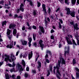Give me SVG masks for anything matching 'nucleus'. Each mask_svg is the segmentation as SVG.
I'll use <instances>...</instances> for the list:
<instances>
[{
  "label": "nucleus",
  "mask_w": 79,
  "mask_h": 79,
  "mask_svg": "<svg viewBox=\"0 0 79 79\" xmlns=\"http://www.w3.org/2000/svg\"><path fill=\"white\" fill-rule=\"evenodd\" d=\"M61 64H65V61L64 60V59L62 58H60L59 60H58V64L57 66L56 67H54V74L55 73V70L56 69V68L57 69V73H58L59 75H60V73L59 72V69H60V63Z\"/></svg>",
  "instance_id": "1"
},
{
  "label": "nucleus",
  "mask_w": 79,
  "mask_h": 79,
  "mask_svg": "<svg viewBox=\"0 0 79 79\" xmlns=\"http://www.w3.org/2000/svg\"><path fill=\"white\" fill-rule=\"evenodd\" d=\"M15 60H16V57H15V56L13 54H11L10 56L7 57L5 58V60L6 61H7V60H9L11 63L15 61Z\"/></svg>",
  "instance_id": "2"
},
{
  "label": "nucleus",
  "mask_w": 79,
  "mask_h": 79,
  "mask_svg": "<svg viewBox=\"0 0 79 79\" xmlns=\"http://www.w3.org/2000/svg\"><path fill=\"white\" fill-rule=\"evenodd\" d=\"M65 51L64 53V56H66V55H69V46H65Z\"/></svg>",
  "instance_id": "3"
},
{
  "label": "nucleus",
  "mask_w": 79,
  "mask_h": 79,
  "mask_svg": "<svg viewBox=\"0 0 79 79\" xmlns=\"http://www.w3.org/2000/svg\"><path fill=\"white\" fill-rule=\"evenodd\" d=\"M39 27V34L40 35H41L42 33H44L45 30L44 29V27L41 26H40Z\"/></svg>",
  "instance_id": "4"
},
{
  "label": "nucleus",
  "mask_w": 79,
  "mask_h": 79,
  "mask_svg": "<svg viewBox=\"0 0 79 79\" xmlns=\"http://www.w3.org/2000/svg\"><path fill=\"white\" fill-rule=\"evenodd\" d=\"M70 24H71V25H74V22H70ZM73 26L75 29H76V30H78V29H79V28L77 27V26H78V25H77V24L76 23L75 25H74Z\"/></svg>",
  "instance_id": "5"
},
{
  "label": "nucleus",
  "mask_w": 79,
  "mask_h": 79,
  "mask_svg": "<svg viewBox=\"0 0 79 79\" xmlns=\"http://www.w3.org/2000/svg\"><path fill=\"white\" fill-rule=\"evenodd\" d=\"M16 67L18 69H19L21 71H23V69L22 67V66L19 64H17L16 65Z\"/></svg>",
  "instance_id": "6"
},
{
  "label": "nucleus",
  "mask_w": 79,
  "mask_h": 79,
  "mask_svg": "<svg viewBox=\"0 0 79 79\" xmlns=\"http://www.w3.org/2000/svg\"><path fill=\"white\" fill-rule=\"evenodd\" d=\"M65 38L68 44H69V45H71L73 44V43H72L71 40H70L69 38H68L67 36H66Z\"/></svg>",
  "instance_id": "7"
},
{
  "label": "nucleus",
  "mask_w": 79,
  "mask_h": 79,
  "mask_svg": "<svg viewBox=\"0 0 79 79\" xmlns=\"http://www.w3.org/2000/svg\"><path fill=\"white\" fill-rule=\"evenodd\" d=\"M13 41H10V45H8L6 46L7 48H12L13 46Z\"/></svg>",
  "instance_id": "8"
},
{
  "label": "nucleus",
  "mask_w": 79,
  "mask_h": 79,
  "mask_svg": "<svg viewBox=\"0 0 79 79\" xmlns=\"http://www.w3.org/2000/svg\"><path fill=\"white\" fill-rule=\"evenodd\" d=\"M42 43H43V41L40 40L39 42V45H40V47H41L42 48H43L44 47V45Z\"/></svg>",
  "instance_id": "9"
},
{
  "label": "nucleus",
  "mask_w": 79,
  "mask_h": 79,
  "mask_svg": "<svg viewBox=\"0 0 79 79\" xmlns=\"http://www.w3.org/2000/svg\"><path fill=\"white\" fill-rule=\"evenodd\" d=\"M20 42L23 45H26L27 44V41L24 40H20Z\"/></svg>",
  "instance_id": "10"
},
{
  "label": "nucleus",
  "mask_w": 79,
  "mask_h": 79,
  "mask_svg": "<svg viewBox=\"0 0 79 79\" xmlns=\"http://www.w3.org/2000/svg\"><path fill=\"white\" fill-rule=\"evenodd\" d=\"M23 6H24V5L23 4H21L20 6L19 10L22 12L24 11V8L23 7Z\"/></svg>",
  "instance_id": "11"
},
{
  "label": "nucleus",
  "mask_w": 79,
  "mask_h": 79,
  "mask_svg": "<svg viewBox=\"0 0 79 79\" xmlns=\"http://www.w3.org/2000/svg\"><path fill=\"white\" fill-rule=\"evenodd\" d=\"M76 12L74 11H72V12H70L69 15H70L72 17H75V14Z\"/></svg>",
  "instance_id": "12"
},
{
  "label": "nucleus",
  "mask_w": 79,
  "mask_h": 79,
  "mask_svg": "<svg viewBox=\"0 0 79 79\" xmlns=\"http://www.w3.org/2000/svg\"><path fill=\"white\" fill-rule=\"evenodd\" d=\"M32 51H31L29 53V56H28V59L30 60L32 57Z\"/></svg>",
  "instance_id": "13"
},
{
  "label": "nucleus",
  "mask_w": 79,
  "mask_h": 79,
  "mask_svg": "<svg viewBox=\"0 0 79 79\" xmlns=\"http://www.w3.org/2000/svg\"><path fill=\"white\" fill-rule=\"evenodd\" d=\"M65 10L67 11V14L69 15L71 11H70V8H66Z\"/></svg>",
  "instance_id": "14"
},
{
  "label": "nucleus",
  "mask_w": 79,
  "mask_h": 79,
  "mask_svg": "<svg viewBox=\"0 0 79 79\" xmlns=\"http://www.w3.org/2000/svg\"><path fill=\"white\" fill-rule=\"evenodd\" d=\"M76 39H77V43L78 45H79V35H77L76 36Z\"/></svg>",
  "instance_id": "15"
},
{
  "label": "nucleus",
  "mask_w": 79,
  "mask_h": 79,
  "mask_svg": "<svg viewBox=\"0 0 79 79\" xmlns=\"http://www.w3.org/2000/svg\"><path fill=\"white\" fill-rule=\"evenodd\" d=\"M42 8L43 9V11H44V13H46V9H45V5L44 4H43Z\"/></svg>",
  "instance_id": "16"
},
{
  "label": "nucleus",
  "mask_w": 79,
  "mask_h": 79,
  "mask_svg": "<svg viewBox=\"0 0 79 79\" xmlns=\"http://www.w3.org/2000/svg\"><path fill=\"white\" fill-rule=\"evenodd\" d=\"M38 66L37 68L38 69L39 71H40V69H39L41 68V63L39 61H38Z\"/></svg>",
  "instance_id": "17"
},
{
  "label": "nucleus",
  "mask_w": 79,
  "mask_h": 79,
  "mask_svg": "<svg viewBox=\"0 0 79 79\" xmlns=\"http://www.w3.org/2000/svg\"><path fill=\"white\" fill-rule=\"evenodd\" d=\"M28 40L29 41V42H28L29 46V47H31V42H32V39L31 38H28Z\"/></svg>",
  "instance_id": "18"
},
{
  "label": "nucleus",
  "mask_w": 79,
  "mask_h": 79,
  "mask_svg": "<svg viewBox=\"0 0 79 79\" xmlns=\"http://www.w3.org/2000/svg\"><path fill=\"white\" fill-rule=\"evenodd\" d=\"M14 27H15V25H13V24H10L9 26V28L14 29Z\"/></svg>",
  "instance_id": "19"
},
{
  "label": "nucleus",
  "mask_w": 79,
  "mask_h": 79,
  "mask_svg": "<svg viewBox=\"0 0 79 79\" xmlns=\"http://www.w3.org/2000/svg\"><path fill=\"white\" fill-rule=\"evenodd\" d=\"M76 0H72L71 2L72 5H74L76 4Z\"/></svg>",
  "instance_id": "20"
},
{
  "label": "nucleus",
  "mask_w": 79,
  "mask_h": 79,
  "mask_svg": "<svg viewBox=\"0 0 79 79\" xmlns=\"http://www.w3.org/2000/svg\"><path fill=\"white\" fill-rule=\"evenodd\" d=\"M16 30L14 29L13 31V34L15 36H16Z\"/></svg>",
  "instance_id": "21"
},
{
  "label": "nucleus",
  "mask_w": 79,
  "mask_h": 79,
  "mask_svg": "<svg viewBox=\"0 0 79 79\" xmlns=\"http://www.w3.org/2000/svg\"><path fill=\"white\" fill-rule=\"evenodd\" d=\"M6 79H10V77L8 74H6L5 75Z\"/></svg>",
  "instance_id": "22"
},
{
  "label": "nucleus",
  "mask_w": 79,
  "mask_h": 79,
  "mask_svg": "<svg viewBox=\"0 0 79 79\" xmlns=\"http://www.w3.org/2000/svg\"><path fill=\"white\" fill-rule=\"evenodd\" d=\"M10 32H11V31H10V30H9V29H7V35H10Z\"/></svg>",
  "instance_id": "23"
},
{
  "label": "nucleus",
  "mask_w": 79,
  "mask_h": 79,
  "mask_svg": "<svg viewBox=\"0 0 79 79\" xmlns=\"http://www.w3.org/2000/svg\"><path fill=\"white\" fill-rule=\"evenodd\" d=\"M37 14V11L34 10L32 12V15H34L35 16Z\"/></svg>",
  "instance_id": "24"
},
{
  "label": "nucleus",
  "mask_w": 79,
  "mask_h": 79,
  "mask_svg": "<svg viewBox=\"0 0 79 79\" xmlns=\"http://www.w3.org/2000/svg\"><path fill=\"white\" fill-rule=\"evenodd\" d=\"M65 2L66 4L69 5V0H65Z\"/></svg>",
  "instance_id": "25"
},
{
  "label": "nucleus",
  "mask_w": 79,
  "mask_h": 79,
  "mask_svg": "<svg viewBox=\"0 0 79 79\" xmlns=\"http://www.w3.org/2000/svg\"><path fill=\"white\" fill-rule=\"evenodd\" d=\"M22 64L23 65V66H26V64H25V62H24V61L23 60H22Z\"/></svg>",
  "instance_id": "26"
},
{
  "label": "nucleus",
  "mask_w": 79,
  "mask_h": 79,
  "mask_svg": "<svg viewBox=\"0 0 79 79\" xmlns=\"http://www.w3.org/2000/svg\"><path fill=\"white\" fill-rule=\"evenodd\" d=\"M6 21H5L2 22V26H3L4 25H6Z\"/></svg>",
  "instance_id": "27"
},
{
  "label": "nucleus",
  "mask_w": 79,
  "mask_h": 79,
  "mask_svg": "<svg viewBox=\"0 0 79 79\" xmlns=\"http://www.w3.org/2000/svg\"><path fill=\"white\" fill-rule=\"evenodd\" d=\"M28 76H29V74H28V73H25L24 76L26 78H27V77H28Z\"/></svg>",
  "instance_id": "28"
},
{
  "label": "nucleus",
  "mask_w": 79,
  "mask_h": 79,
  "mask_svg": "<svg viewBox=\"0 0 79 79\" xmlns=\"http://www.w3.org/2000/svg\"><path fill=\"white\" fill-rule=\"evenodd\" d=\"M39 55L38 54H37L35 56V57L36 58V61H37V60H38V58H39Z\"/></svg>",
  "instance_id": "29"
},
{
  "label": "nucleus",
  "mask_w": 79,
  "mask_h": 79,
  "mask_svg": "<svg viewBox=\"0 0 79 79\" xmlns=\"http://www.w3.org/2000/svg\"><path fill=\"white\" fill-rule=\"evenodd\" d=\"M76 78H79V73L77 72L76 73Z\"/></svg>",
  "instance_id": "30"
},
{
  "label": "nucleus",
  "mask_w": 79,
  "mask_h": 79,
  "mask_svg": "<svg viewBox=\"0 0 79 79\" xmlns=\"http://www.w3.org/2000/svg\"><path fill=\"white\" fill-rule=\"evenodd\" d=\"M76 63V60H75L74 59H73V65H74Z\"/></svg>",
  "instance_id": "31"
},
{
  "label": "nucleus",
  "mask_w": 79,
  "mask_h": 79,
  "mask_svg": "<svg viewBox=\"0 0 79 79\" xmlns=\"http://www.w3.org/2000/svg\"><path fill=\"white\" fill-rule=\"evenodd\" d=\"M16 66V64L15 63V62H13L12 63V67L13 68H14V67H15Z\"/></svg>",
  "instance_id": "32"
},
{
  "label": "nucleus",
  "mask_w": 79,
  "mask_h": 79,
  "mask_svg": "<svg viewBox=\"0 0 79 79\" xmlns=\"http://www.w3.org/2000/svg\"><path fill=\"white\" fill-rule=\"evenodd\" d=\"M36 35H35V34H33V40H35V36H36Z\"/></svg>",
  "instance_id": "33"
},
{
  "label": "nucleus",
  "mask_w": 79,
  "mask_h": 79,
  "mask_svg": "<svg viewBox=\"0 0 79 79\" xmlns=\"http://www.w3.org/2000/svg\"><path fill=\"white\" fill-rule=\"evenodd\" d=\"M72 41H73V45H76H76H77V44L76 43V42H75V41L74 40H73Z\"/></svg>",
  "instance_id": "34"
},
{
  "label": "nucleus",
  "mask_w": 79,
  "mask_h": 79,
  "mask_svg": "<svg viewBox=\"0 0 79 79\" xmlns=\"http://www.w3.org/2000/svg\"><path fill=\"white\" fill-rule=\"evenodd\" d=\"M15 68H13V69H11L10 70V71L11 73H12V72H13V71H14V72H15Z\"/></svg>",
  "instance_id": "35"
},
{
  "label": "nucleus",
  "mask_w": 79,
  "mask_h": 79,
  "mask_svg": "<svg viewBox=\"0 0 79 79\" xmlns=\"http://www.w3.org/2000/svg\"><path fill=\"white\" fill-rule=\"evenodd\" d=\"M4 3H5V2L3 1H0V5H3Z\"/></svg>",
  "instance_id": "36"
},
{
  "label": "nucleus",
  "mask_w": 79,
  "mask_h": 79,
  "mask_svg": "<svg viewBox=\"0 0 79 79\" xmlns=\"http://www.w3.org/2000/svg\"><path fill=\"white\" fill-rule=\"evenodd\" d=\"M40 2H37V6L38 7H40Z\"/></svg>",
  "instance_id": "37"
},
{
  "label": "nucleus",
  "mask_w": 79,
  "mask_h": 79,
  "mask_svg": "<svg viewBox=\"0 0 79 79\" xmlns=\"http://www.w3.org/2000/svg\"><path fill=\"white\" fill-rule=\"evenodd\" d=\"M45 61L46 63H50V61H49V60H48V59H45Z\"/></svg>",
  "instance_id": "38"
},
{
  "label": "nucleus",
  "mask_w": 79,
  "mask_h": 79,
  "mask_svg": "<svg viewBox=\"0 0 79 79\" xmlns=\"http://www.w3.org/2000/svg\"><path fill=\"white\" fill-rule=\"evenodd\" d=\"M32 73H33V74H35L36 73V71L35 70H32Z\"/></svg>",
  "instance_id": "39"
},
{
  "label": "nucleus",
  "mask_w": 79,
  "mask_h": 79,
  "mask_svg": "<svg viewBox=\"0 0 79 79\" xmlns=\"http://www.w3.org/2000/svg\"><path fill=\"white\" fill-rule=\"evenodd\" d=\"M32 27L34 29H37V28L36 27V26H33Z\"/></svg>",
  "instance_id": "40"
},
{
  "label": "nucleus",
  "mask_w": 79,
  "mask_h": 79,
  "mask_svg": "<svg viewBox=\"0 0 79 79\" xmlns=\"http://www.w3.org/2000/svg\"><path fill=\"white\" fill-rule=\"evenodd\" d=\"M75 70H76V71H77V72H79V69H78V68H77L76 67V68H75Z\"/></svg>",
  "instance_id": "41"
},
{
  "label": "nucleus",
  "mask_w": 79,
  "mask_h": 79,
  "mask_svg": "<svg viewBox=\"0 0 79 79\" xmlns=\"http://www.w3.org/2000/svg\"><path fill=\"white\" fill-rule=\"evenodd\" d=\"M19 51H18L16 53V56H18V54H19Z\"/></svg>",
  "instance_id": "42"
},
{
  "label": "nucleus",
  "mask_w": 79,
  "mask_h": 79,
  "mask_svg": "<svg viewBox=\"0 0 79 79\" xmlns=\"http://www.w3.org/2000/svg\"><path fill=\"white\" fill-rule=\"evenodd\" d=\"M22 29L23 31H24L25 30V26H24L22 27Z\"/></svg>",
  "instance_id": "43"
},
{
  "label": "nucleus",
  "mask_w": 79,
  "mask_h": 79,
  "mask_svg": "<svg viewBox=\"0 0 79 79\" xmlns=\"http://www.w3.org/2000/svg\"><path fill=\"white\" fill-rule=\"evenodd\" d=\"M29 67H27L26 68V71H29Z\"/></svg>",
  "instance_id": "44"
},
{
  "label": "nucleus",
  "mask_w": 79,
  "mask_h": 79,
  "mask_svg": "<svg viewBox=\"0 0 79 79\" xmlns=\"http://www.w3.org/2000/svg\"><path fill=\"white\" fill-rule=\"evenodd\" d=\"M30 3V4L31 6H32L33 5V4H32V1H31L29 2Z\"/></svg>",
  "instance_id": "45"
},
{
  "label": "nucleus",
  "mask_w": 79,
  "mask_h": 79,
  "mask_svg": "<svg viewBox=\"0 0 79 79\" xmlns=\"http://www.w3.org/2000/svg\"><path fill=\"white\" fill-rule=\"evenodd\" d=\"M60 10V8H57V9L56 10V13H57V12H58V11Z\"/></svg>",
  "instance_id": "46"
},
{
  "label": "nucleus",
  "mask_w": 79,
  "mask_h": 79,
  "mask_svg": "<svg viewBox=\"0 0 79 79\" xmlns=\"http://www.w3.org/2000/svg\"><path fill=\"white\" fill-rule=\"evenodd\" d=\"M21 79V77H20V76H18L17 77L16 79Z\"/></svg>",
  "instance_id": "47"
},
{
  "label": "nucleus",
  "mask_w": 79,
  "mask_h": 79,
  "mask_svg": "<svg viewBox=\"0 0 79 79\" xmlns=\"http://www.w3.org/2000/svg\"><path fill=\"white\" fill-rule=\"evenodd\" d=\"M7 65H8L9 67H12V65L10 64L9 63L8 64H7Z\"/></svg>",
  "instance_id": "48"
},
{
  "label": "nucleus",
  "mask_w": 79,
  "mask_h": 79,
  "mask_svg": "<svg viewBox=\"0 0 79 79\" xmlns=\"http://www.w3.org/2000/svg\"><path fill=\"white\" fill-rule=\"evenodd\" d=\"M34 45L35 47H37V43H35L34 44Z\"/></svg>",
  "instance_id": "49"
},
{
  "label": "nucleus",
  "mask_w": 79,
  "mask_h": 79,
  "mask_svg": "<svg viewBox=\"0 0 79 79\" xmlns=\"http://www.w3.org/2000/svg\"><path fill=\"white\" fill-rule=\"evenodd\" d=\"M51 39H54V36L53 35H52L51 36Z\"/></svg>",
  "instance_id": "50"
},
{
  "label": "nucleus",
  "mask_w": 79,
  "mask_h": 79,
  "mask_svg": "<svg viewBox=\"0 0 79 79\" xmlns=\"http://www.w3.org/2000/svg\"><path fill=\"white\" fill-rule=\"evenodd\" d=\"M12 79H15V75H13L12 76Z\"/></svg>",
  "instance_id": "51"
},
{
  "label": "nucleus",
  "mask_w": 79,
  "mask_h": 79,
  "mask_svg": "<svg viewBox=\"0 0 79 79\" xmlns=\"http://www.w3.org/2000/svg\"><path fill=\"white\" fill-rule=\"evenodd\" d=\"M48 55L47 54H46L45 56V59H47V58H48Z\"/></svg>",
  "instance_id": "52"
},
{
  "label": "nucleus",
  "mask_w": 79,
  "mask_h": 79,
  "mask_svg": "<svg viewBox=\"0 0 79 79\" xmlns=\"http://www.w3.org/2000/svg\"><path fill=\"white\" fill-rule=\"evenodd\" d=\"M16 46L17 47V48H18L19 49H21L20 48V47L19 46V45H16Z\"/></svg>",
  "instance_id": "53"
},
{
  "label": "nucleus",
  "mask_w": 79,
  "mask_h": 79,
  "mask_svg": "<svg viewBox=\"0 0 79 79\" xmlns=\"http://www.w3.org/2000/svg\"><path fill=\"white\" fill-rule=\"evenodd\" d=\"M55 32V31H54L52 29L51 31V33H53Z\"/></svg>",
  "instance_id": "54"
},
{
  "label": "nucleus",
  "mask_w": 79,
  "mask_h": 79,
  "mask_svg": "<svg viewBox=\"0 0 79 79\" xmlns=\"http://www.w3.org/2000/svg\"><path fill=\"white\" fill-rule=\"evenodd\" d=\"M50 71L52 72V67H51L50 68Z\"/></svg>",
  "instance_id": "55"
},
{
  "label": "nucleus",
  "mask_w": 79,
  "mask_h": 79,
  "mask_svg": "<svg viewBox=\"0 0 79 79\" xmlns=\"http://www.w3.org/2000/svg\"><path fill=\"white\" fill-rule=\"evenodd\" d=\"M28 29H29V30H31V29H32V27H28Z\"/></svg>",
  "instance_id": "56"
},
{
  "label": "nucleus",
  "mask_w": 79,
  "mask_h": 79,
  "mask_svg": "<svg viewBox=\"0 0 79 79\" xmlns=\"http://www.w3.org/2000/svg\"><path fill=\"white\" fill-rule=\"evenodd\" d=\"M49 17L51 18V19H53V16L52 15H50L49 16Z\"/></svg>",
  "instance_id": "57"
},
{
  "label": "nucleus",
  "mask_w": 79,
  "mask_h": 79,
  "mask_svg": "<svg viewBox=\"0 0 79 79\" xmlns=\"http://www.w3.org/2000/svg\"><path fill=\"white\" fill-rule=\"evenodd\" d=\"M47 21H48V22H50V18H49L48 17L47 18Z\"/></svg>",
  "instance_id": "58"
},
{
  "label": "nucleus",
  "mask_w": 79,
  "mask_h": 79,
  "mask_svg": "<svg viewBox=\"0 0 79 79\" xmlns=\"http://www.w3.org/2000/svg\"><path fill=\"white\" fill-rule=\"evenodd\" d=\"M59 21L61 23V24L63 23V21H62V19H60Z\"/></svg>",
  "instance_id": "59"
},
{
  "label": "nucleus",
  "mask_w": 79,
  "mask_h": 79,
  "mask_svg": "<svg viewBox=\"0 0 79 79\" xmlns=\"http://www.w3.org/2000/svg\"><path fill=\"white\" fill-rule=\"evenodd\" d=\"M48 12L49 14H50V8H49L48 9Z\"/></svg>",
  "instance_id": "60"
},
{
  "label": "nucleus",
  "mask_w": 79,
  "mask_h": 79,
  "mask_svg": "<svg viewBox=\"0 0 79 79\" xmlns=\"http://www.w3.org/2000/svg\"><path fill=\"white\" fill-rule=\"evenodd\" d=\"M50 72H49V71H48V74H47V76H49V75H50Z\"/></svg>",
  "instance_id": "61"
},
{
  "label": "nucleus",
  "mask_w": 79,
  "mask_h": 79,
  "mask_svg": "<svg viewBox=\"0 0 79 79\" xmlns=\"http://www.w3.org/2000/svg\"><path fill=\"white\" fill-rule=\"evenodd\" d=\"M68 37H71V38H72L73 37V36L71 35H68Z\"/></svg>",
  "instance_id": "62"
},
{
  "label": "nucleus",
  "mask_w": 79,
  "mask_h": 79,
  "mask_svg": "<svg viewBox=\"0 0 79 79\" xmlns=\"http://www.w3.org/2000/svg\"><path fill=\"white\" fill-rule=\"evenodd\" d=\"M59 28H61V25L59 23Z\"/></svg>",
  "instance_id": "63"
},
{
  "label": "nucleus",
  "mask_w": 79,
  "mask_h": 79,
  "mask_svg": "<svg viewBox=\"0 0 79 79\" xmlns=\"http://www.w3.org/2000/svg\"><path fill=\"white\" fill-rule=\"evenodd\" d=\"M27 26H28V27L30 26L29 24L28 23H27Z\"/></svg>",
  "instance_id": "64"
}]
</instances>
